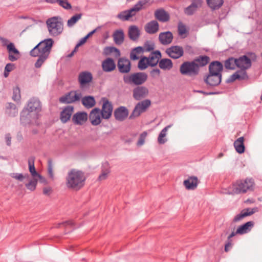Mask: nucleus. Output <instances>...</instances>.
Segmentation results:
<instances>
[{"instance_id":"9b49d317","label":"nucleus","mask_w":262,"mask_h":262,"mask_svg":"<svg viewBox=\"0 0 262 262\" xmlns=\"http://www.w3.org/2000/svg\"><path fill=\"white\" fill-rule=\"evenodd\" d=\"M222 75L208 73L204 77V82L210 87L219 85L222 81Z\"/></svg>"},{"instance_id":"de8ad7c7","label":"nucleus","mask_w":262,"mask_h":262,"mask_svg":"<svg viewBox=\"0 0 262 262\" xmlns=\"http://www.w3.org/2000/svg\"><path fill=\"white\" fill-rule=\"evenodd\" d=\"M82 16V13H77L75 14L68 20V26L69 27L73 26L79 19H81Z\"/></svg>"},{"instance_id":"e2e57ef3","label":"nucleus","mask_w":262,"mask_h":262,"mask_svg":"<svg viewBox=\"0 0 262 262\" xmlns=\"http://www.w3.org/2000/svg\"><path fill=\"white\" fill-rule=\"evenodd\" d=\"M242 212H243L244 214H246V216H248L253 214L255 212V209L253 208H247L243 210Z\"/></svg>"},{"instance_id":"f704fd0d","label":"nucleus","mask_w":262,"mask_h":262,"mask_svg":"<svg viewBox=\"0 0 262 262\" xmlns=\"http://www.w3.org/2000/svg\"><path fill=\"white\" fill-rule=\"evenodd\" d=\"M244 142V137H241L236 139L233 143L236 151L239 154L245 152V146Z\"/></svg>"},{"instance_id":"6e6d98bb","label":"nucleus","mask_w":262,"mask_h":262,"mask_svg":"<svg viewBox=\"0 0 262 262\" xmlns=\"http://www.w3.org/2000/svg\"><path fill=\"white\" fill-rule=\"evenodd\" d=\"M233 246V243L232 240L227 239L225 244V251L226 252H229Z\"/></svg>"},{"instance_id":"f3484780","label":"nucleus","mask_w":262,"mask_h":262,"mask_svg":"<svg viewBox=\"0 0 262 262\" xmlns=\"http://www.w3.org/2000/svg\"><path fill=\"white\" fill-rule=\"evenodd\" d=\"M80 98V95L75 91H71L59 98V101L63 103H72L78 101Z\"/></svg>"},{"instance_id":"c756f323","label":"nucleus","mask_w":262,"mask_h":262,"mask_svg":"<svg viewBox=\"0 0 262 262\" xmlns=\"http://www.w3.org/2000/svg\"><path fill=\"white\" fill-rule=\"evenodd\" d=\"M210 58L207 55H200L195 58L192 61L198 66V70L200 68L205 67L210 61Z\"/></svg>"},{"instance_id":"9d476101","label":"nucleus","mask_w":262,"mask_h":262,"mask_svg":"<svg viewBox=\"0 0 262 262\" xmlns=\"http://www.w3.org/2000/svg\"><path fill=\"white\" fill-rule=\"evenodd\" d=\"M150 105L151 101L149 99H145L138 102L130 115L129 119H133L139 117L142 113L146 112Z\"/></svg>"},{"instance_id":"58836bf2","label":"nucleus","mask_w":262,"mask_h":262,"mask_svg":"<svg viewBox=\"0 0 262 262\" xmlns=\"http://www.w3.org/2000/svg\"><path fill=\"white\" fill-rule=\"evenodd\" d=\"M28 165L29 171L33 178L37 177L40 179H42V176L36 171L34 166V158L29 159L28 160Z\"/></svg>"},{"instance_id":"bf43d9fd","label":"nucleus","mask_w":262,"mask_h":262,"mask_svg":"<svg viewBox=\"0 0 262 262\" xmlns=\"http://www.w3.org/2000/svg\"><path fill=\"white\" fill-rule=\"evenodd\" d=\"M143 50L145 52H150L153 50L155 48L154 44H149L148 42H146L144 44Z\"/></svg>"},{"instance_id":"c85d7f7f","label":"nucleus","mask_w":262,"mask_h":262,"mask_svg":"<svg viewBox=\"0 0 262 262\" xmlns=\"http://www.w3.org/2000/svg\"><path fill=\"white\" fill-rule=\"evenodd\" d=\"M173 39L172 33L170 31L160 33L159 39L161 44L166 45L170 43Z\"/></svg>"},{"instance_id":"e433bc0d","label":"nucleus","mask_w":262,"mask_h":262,"mask_svg":"<svg viewBox=\"0 0 262 262\" xmlns=\"http://www.w3.org/2000/svg\"><path fill=\"white\" fill-rule=\"evenodd\" d=\"M114 42L118 45H121L124 39V35L122 30H116L113 34Z\"/></svg>"},{"instance_id":"603ef678","label":"nucleus","mask_w":262,"mask_h":262,"mask_svg":"<svg viewBox=\"0 0 262 262\" xmlns=\"http://www.w3.org/2000/svg\"><path fill=\"white\" fill-rule=\"evenodd\" d=\"M53 166L52 163V161L51 159H49L48 160V172L49 177L53 179L54 178V173H53Z\"/></svg>"},{"instance_id":"69168bd1","label":"nucleus","mask_w":262,"mask_h":262,"mask_svg":"<svg viewBox=\"0 0 262 262\" xmlns=\"http://www.w3.org/2000/svg\"><path fill=\"white\" fill-rule=\"evenodd\" d=\"M11 137L10 134H9V133L6 134L5 135V141H6V144L8 146L11 145Z\"/></svg>"},{"instance_id":"4d7b16f0","label":"nucleus","mask_w":262,"mask_h":262,"mask_svg":"<svg viewBox=\"0 0 262 262\" xmlns=\"http://www.w3.org/2000/svg\"><path fill=\"white\" fill-rule=\"evenodd\" d=\"M114 47H106L103 50V54L105 55H108L113 53V51H116L114 49Z\"/></svg>"},{"instance_id":"a211bd4d","label":"nucleus","mask_w":262,"mask_h":262,"mask_svg":"<svg viewBox=\"0 0 262 262\" xmlns=\"http://www.w3.org/2000/svg\"><path fill=\"white\" fill-rule=\"evenodd\" d=\"M202 0H192L191 5L184 9V13L187 15H193L198 8L202 7Z\"/></svg>"},{"instance_id":"f8f14e48","label":"nucleus","mask_w":262,"mask_h":262,"mask_svg":"<svg viewBox=\"0 0 262 262\" xmlns=\"http://www.w3.org/2000/svg\"><path fill=\"white\" fill-rule=\"evenodd\" d=\"M236 67L240 69L239 71L246 72V70L251 67V59L246 55H243L236 58Z\"/></svg>"},{"instance_id":"6e6552de","label":"nucleus","mask_w":262,"mask_h":262,"mask_svg":"<svg viewBox=\"0 0 262 262\" xmlns=\"http://www.w3.org/2000/svg\"><path fill=\"white\" fill-rule=\"evenodd\" d=\"M46 23L48 31L51 35L57 36L62 32V24L56 17H54L49 18Z\"/></svg>"},{"instance_id":"4468645a","label":"nucleus","mask_w":262,"mask_h":262,"mask_svg":"<svg viewBox=\"0 0 262 262\" xmlns=\"http://www.w3.org/2000/svg\"><path fill=\"white\" fill-rule=\"evenodd\" d=\"M103 105L102 110L100 111L101 116L105 119H109L112 114L113 105L112 103L105 98H102Z\"/></svg>"},{"instance_id":"c9c22d12","label":"nucleus","mask_w":262,"mask_h":262,"mask_svg":"<svg viewBox=\"0 0 262 262\" xmlns=\"http://www.w3.org/2000/svg\"><path fill=\"white\" fill-rule=\"evenodd\" d=\"M159 67L162 70H170L173 67V63L170 59L163 58L159 61Z\"/></svg>"},{"instance_id":"6ab92c4d","label":"nucleus","mask_w":262,"mask_h":262,"mask_svg":"<svg viewBox=\"0 0 262 262\" xmlns=\"http://www.w3.org/2000/svg\"><path fill=\"white\" fill-rule=\"evenodd\" d=\"M114 115L116 120L123 121L127 117L128 111L125 106H121L115 110Z\"/></svg>"},{"instance_id":"3c124183","label":"nucleus","mask_w":262,"mask_h":262,"mask_svg":"<svg viewBox=\"0 0 262 262\" xmlns=\"http://www.w3.org/2000/svg\"><path fill=\"white\" fill-rule=\"evenodd\" d=\"M12 99L14 101H19L20 99V91L18 86L13 89Z\"/></svg>"},{"instance_id":"2eb2a0df","label":"nucleus","mask_w":262,"mask_h":262,"mask_svg":"<svg viewBox=\"0 0 262 262\" xmlns=\"http://www.w3.org/2000/svg\"><path fill=\"white\" fill-rule=\"evenodd\" d=\"M166 53L171 58L178 59L183 56L184 50L181 46H173L167 48L166 50Z\"/></svg>"},{"instance_id":"423d86ee","label":"nucleus","mask_w":262,"mask_h":262,"mask_svg":"<svg viewBox=\"0 0 262 262\" xmlns=\"http://www.w3.org/2000/svg\"><path fill=\"white\" fill-rule=\"evenodd\" d=\"M149 0L139 1L131 9L121 12L118 15V17L122 20H128L129 18L135 16L136 13L141 10Z\"/></svg>"},{"instance_id":"aec40b11","label":"nucleus","mask_w":262,"mask_h":262,"mask_svg":"<svg viewBox=\"0 0 262 262\" xmlns=\"http://www.w3.org/2000/svg\"><path fill=\"white\" fill-rule=\"evenodd\" d=\"M223 70V65L219 61H212L208 67V73L210 74L222 75Z\"/></svg>"},{"instance_id":"bb28decb","label":"nucleus","mask_w":262,"mask_h":262,"mask_svg":"<svg viewBox=\"0 0 262 262\" xmlns=\"http://www.w3.org/2000/svg\"><path fill=\"white\" fill-rule=\"evenodd\" d=\"M88 119V114L85 112H78L72 117L73 122L77 125H82Z\"/></svg>"},{"instance_id":"49530a36","label":"nucleus","mask_w":262,"mask_h":262,"mask_svg":"<svg viewBox=\"0 0 262 262\" xmlns=\"http://www.w3.org/2000/svg\"><path fill=\"white\" fill-rule=\"evenodd\" d=\"M148 66H149V63L147 59V57H142L138 62V69L140 70H145Z\"/></svg>"},{"instance_id":"2f4dec72","label":"nucleus","mask_w":262,"mask_h":262,"mask_svg":"<svg viewBox=\"0 0 262 262\" xmlns=\"http://www.w3.org/2000/svg\"><path fill=\"white\" fill-rule=\"evenodd\" d=\"M254 222L253 221H249L239 226L236 230V233L238 234H244L249 232L251 228L254 226Z\"/></svg>"},{"instance_id":"20e7f679","label":"nucleus","mask_w":262,"mask_h":262,"mask_svg":"<svg viewBox=\"0 0 262 262\" xmlns=\"http://www.w3.org/2000/svg\"><path fill=\"white\" fill-rule=\"evenodd\" d=\"M254 184L252 178L237 180L232 184V192L234 194H243L249 191H253Z\"/></svg>"},{"instance_id":"0e129e2a","label":"nucleus","mask_w":262,"mask_h":262,"mask_svg":"<svg viewBox=\"0 0 262 262\" xmlns=\"http://www.w3.org/2000/svg\"><path fill=\"white\" fill-rule=\"evenodd\" d=\"M14 68V64L13 63H7L5 68V70L8 73L12 71Z\"/></svg>"},{"instance_id":"39448f33","label":"nucleus","mask_w":262,"mask_h":262,"mask_svg":"<svg viewBox=\"0 0 262 262\" xmlns=\"http://www.w3.org/2000/svg\"><path fill=\"white\" fill-rule=\"evenodd\" d=\"M148 78V75L144 72H137L130 75H124L123 80L125 83L140 85L143 84Z\"/></svg>"},{"instance_id":"a878e982","label":"nucleus","mask_w":262,"mask_h":262,"mask_svg":"<svg viewBox=\"0 0 262 262\" xmlns=\"http://www.w3.org/2000/svg\"><path fill=\"white\" fill-rule=\"evenodd\" d=\"M184 185L187 190H194L196 188L199 184V180L196 177L192 176L185 180Z\"/></svg>"},{"instance_id":"052dcab7","label":"nucleus","mask_w":262,"mask_h":262,"mask_svg":"<svg viewBox=\"0 0 262 262\" xmlns=\"http://www.w3.org/2000/svg\"><path fill=\"white\" fill-rule=\"evenodd\" d=\"M11 176L17 180L22 181L25 178V176L22 173H13Z\"/></svg>"},{"instance_id":"dca6fc26","label":"nucleus","mask_w":262,"mask_h":262,"mask_svg":"<svg viewBox=\"0 0 262 262\" xmlns=\"http://www.w3.org/2000/svg\"><path fill=\"white\" fill-rule=\"evenodd\" d=\"M148 93V89L143 86H138L133 91V98L136 100H140L145 98Z\"/></svg>"},{"instance_id":"13d9d810","label":"nucleus","mask_w":262,"mask_h":262,"mask_svg":"<svg viewBox=\"0 0 262 262\" xmlns=\"http://www.w3.org/2000/svg\"><path fill=\"white\" fill-rule=\"evenodd\" d=\"M246 217V214H244L242 211L240 213L237 214L233 219V222H237L242 219H243L244 217Z\"/></svg>"},{"instance_id":"864d4df0","label":"nucleus","mask_w":262,"mask_h":262,"mask_svg":"<svg viewBox=\"0 0 262 262\" xmlns=\"http://www.w3.org/2000/svg\"><path fill=\"white\" fill-rule=\"evenodd\" d=\"M147 135L146 132H143L139 137V140L137 142V145L139 146H142L145 142V139Z\"/></svg>"},{"instance_id":"7c9ffc66","label":"nucleus","mask_w":262,"mask_h":262,"mask_svg":"<svg viewBox=\"0 0 262 262\" xmlns=\"http://www.w3.org/2000/svg\"><path fill=\"white\" fill-rule=\"evenodd\" d=\"M155 17L160 21L166 22L170 19L169 15L164 9H158L155 12Z\"/></svg>"},{"instance_id":"680f3d73","label":"nucleus","mask_w":262,"mask_h":262,"mask_svg":"<svg viewBox=\"0 0 262 262\" xmlns=\"http://www.w3.org/2000/svg\"><path fill=\"white\" fill-rule=\"evenodd\" d=\"M74 223V222L72 220L67 221L60 223L58 224V227H60L61 225H63L65 227L67 226H73Z\"/></svg>"},{"instance_id":"7ed1b4c3","label":"nucleus","mask_w":262,"mask_h":262,"mask_svg":"<svg viewBox=\"0 0 262 262\" xmlns=\"http://www.w3.org/2000/svg\"><path fill=\"white\" fill-rule=\"evenodd\" d=\"M41 111V102L38 98H32L28 103L26 110H24L20 114V121L23 123H30L31 120L28 118L31 116V113L35 112L36 118H38V113Z\"/></svg>"},{"instance_id":"4c0bfd02","label":"nucleus","mask_w":262,"mask_h":262,"mask_svg":"<svg viewBox=\"0 0 262 262\" xmlns=\"http://www.w3.org/2000/svg\"><path fill=\"white\" fill-rule=\"evenodd\" d=\"M45 1L50 4L57 3L60 7L66 10L72 8V6L68 0H45Z\"/></svg>"},{"instance_id":"774afa93","label":"nucleus","mask_w":262,"mask_h":262,"mask_svg":"<svg viewBox=\"0 0 262 262\" xmlns=\"http://www.w3.org/2000/svg\"><path fill=\"white\" fill-rule=\"evenodd\" d=\"M51 191V188L50 187L44 188L43 189V193L45 195H49Z\"/></svg>"},{"instance_id":"473e14b6","label":"nucleus","mask_w":262,"mask_h":262,"mask_svg":"<svg viewBox=\"0 0 262 262\" xmlns=\"http://www.w3.org/2000/svg\"><path fill=\"white\" fill-rule=\"evenodd\" d=\"M128 36L130 39L136 41L138 39L140 35V31L135 25L130 26L128 29Z\"/></svg>"},{"instance_id":"ddd939ff","label":"nucleus","mask_w":262,"mask_h":262,"mask_svg":"<svg viewBox=\"0 0 262 262\" xmlns=\"http://www.w3.org/2000/svg\"><path fill=\"white\" fill-rule=\"evenodd\" d=\"M117 67L120 73L126 74L129 73L131 70V63L127 58H119L118 60Z\"/></svg>"},{"instance_id":"338daca9","label":"nucleus","mask_w":262,"mask_h":262,"mask_svg":"<svg viewBox=\"0 0 262 262\" xmlns=\"http://www.w3.org/2000/svg\"><path fill=\"white\" fill-rule=\"evenodd\" d=\"M114 49H115L116 51H113V53H114V56L115 58L119 57L121 55L120 51L119 49L116 48V47L114 48Z\"/></svg>"},{"instance_id":"1a4fd4ad","label":"nucleus","mask_w":262,"mask_h":262,"mask_svg":"<svg viewBox=\"0 0 262 262\" xmlns=\"http://www.w3.org/2000/svg\"><path fill=\"white\" fill-rule=\"evenodd\" d=\"M0 40L3 46H6L9 55L8 59L11 61H15L20 58L19 51L15 48V45L12 42H9L8 39L1 37Z\"/></svg>"},{"instance_id":"5701e85b","label":"nucleus","mask_w":262,"mask_h":262,"mask_svg":"<svg viewBox=\"0 0 262 262\" xmlns=\"http://www.w3.org/2000/svg\"><path fill=\"white\" fill-rule=\"evenodd\" d=\"M162 57V54L159 50H156L152 52L149 56L147 57V59L149 63V66L154 67L159 63L160 59Z\"/></svg>"},{"instance_id":"4be33fe9","label":"nucleus","mask_w":262,"mask_h":262,"mask_svg":"<svg viewBox=\"0 0 262 262\" xmlns=\"http://www.w3.org/2000/svg\"><path fill=\"white\" fill-rule=\"evenodd\" d=\"M102 69L105 72H111L115 70L116 63L112 58H106L102 62Z\"/></svg>"},{"instance_id":"f257e3e1","label":"nucleus","mask_w":262,"mask_h":262,"mask_svg":"<svg viewBox=\"0 0 262 262\" xmlns=\"http://www.w3.org/2000/svg\"><path fill=\"white\" fill-rule=\"evenodd\" d=\"M53 43L54 41L52 39H46L38 43L30 51V56L38 57L35 63L36 68H40L43 62L47 59L51 52Z\"/></svg>"},{"instance_id":"ea45409f","label":"nucleus","mask_w":262,"mask_h":262,"mask_svg":"<svg viewBox=\"0 0 262 262\" xmlns=\"http://www.w3.org/2000/svg\"><path fill=\"white\" fill-rule=\"evenodd\" d=\"M225 68L227 70H233L237 68L236 58L229 57L224 61Z\"/></svg>"},{"instance_id":"72a5a7b5","label":"nucleus","mask_w":262,"mask_h":262,"mask_svg":"<svg viewBox=\"0 0 262 262\" xmlns=\"http://www.w3.org/2000/svg\"><path fill=\"white\" fill-rule=\"evenodd\" d=\"M159 24L156 20H151L145 26V31L149 34H154L159 30Z\"/></svg>"},{"instance_id":"f03ea898","label":"nucleus","mask_w":262,"mask_h":262,"mask_svg":"<svg viewBox=\"0 0 262 262\" xmlns=\"http://www.w3.org/2000/svg\"><path fill=\"white\" fill-rule=\"evenodd\" d=\"M85 179L83 172L72 169L69 171L66 177L67 187L70 189L79 190L84 186Z\"/></svg>"},{"instance_id":"c03bdc74","label":"nucleus","mask_w":262,"mask_h":262,"mask_svg":"<svg viewBox=\"0 0 262 262\" xmlns=\"http://www.w3.org/2000/svg\"><path fill=\"white\" fill-rule=\"evenodd\" d=\"M208 6L212 10H217L223 5V0H207Z\"/></svg>"},{"instance_id":"412c9836","label":"nucleus","mask_w":262,"mask_h":262,"mask_svg":"<svg viewBox=\"0 0 262 262\" xmlns=\"http://www.w3.org/2000/svg\"><path fill=\"white\" fill-rule=\"evenodd\" d=\"M101 115L100 110L95 108L92 110L89 115V120L93 125H98L101 123Z\"/></svg>"},{"instance_id":"cd10ccee","label":"nucleus","mask_w":262,"mask_h":262,"mask_svg":"<svg viewBox=\"0 0 262 262\" xmlns=\"http://www.w3.org/2000/svg\"><path fill=\"white\" fill-rule=\"evenodd\" d=\"M74 107L67 106L60 113V118L62 122L66 123L70 120L73 112Z\"/></svg>"},{"instance_id":"a19ab883","label":"nucleus","mask_w":262,"mask_h":262,"mask_svg":"<svg viewBox=\"0 0 262 262\" xmlns=\"http://www.w3.org/2000/svg\"><path fill=\"white\" fill-rule=\"evenodd\" d=\"M110 172V169L109 167V164L106 162L102 165L101 173L99 175L98 180L99 181H102L106 179Z\"/></svg>"},{"instance_id":"09e8293b","label":"nucleus","mask_w":262,"mask_h":262,"mask_svg":"<svg viewBox=\"0 0 262 262\" xmlns=\"http://www.w3.org/2000/svg\"><path fill=\"white\" fill-rule=\"evenodd\" d=\"M37 184V179L36 178H33L28 183L26 184V187L28 189L33 191L36 189Z\"/></svg>"},{"instance_id":"a18cd8bd","label":"nucleus","mask_w":262,"mask_h":262,"mask_svg":"<svg viewBox=\"0 0 262 262\" xmlns=\"http://www.w3.org/2000/svg\"><path fill=\"white\" fill-rule=\"evenodd\" d=\"M171 126V125H167L161 131L158 138V142L159 144H163L167 141V139L165 137H166L167 131Z\"/></svg>"},{"instance_id":"393cba45","label":"nucleus","mask_w":262,"mask_h":262,"mask_svg":"<svg viewBox=\"0 0 262 262\" xmlns=\"http://www.w3.org/2000/svg\"><path fill=\"white\" fill-rule=\"evenodd\" d=\"M78 79L81 86H83L92 80L93 76L91 72H82L79 74Z\"/></svg>"},{"instance_id":"8fccbe9b","label":"nucleus","mask_w":262,"mask_h":262,"mask_svg":"<svg viewBox=\"0 0 262 262\" xmlns=\"http://www.w3.org/2000/svg\"><path fill=\"white\" fill-rule=\"evenodd\" d=\"M178 31L179 35L181 36H183V35L188 33L185 25L181 22L179 23L178 24Z\"/></svg>"},{"instance_id":"79ce46f5","label":"nucleus","mask_w":262,"mask_h":262,"mask_svg":"<svg viewBox=\"0 0 262 262\" xmlns=\"http://www.w3.org/2000/svg\"><path fill=\"white\" fill-rule=\"evenodd\" d=\"M144 52L143 47H138L133 49L130 52V58L133 60L139 59V55Z\"/></svg>"},{"instance_id":"b1692460","label":"nucleus","mask_w":262,"mask_h":262,"mask_svg":"<svg viewBox=\"0 0 262 262\" xmlns=\"http://www.w3.org/2000/svg\"><path fill=\"white\" fill-rule=\"evenodd\" d=\"M248 78V76L246 72L237 70L233 74L226 80V83H229L234 81L237 79L239 80H246Z\"/></svg>"},{"instance_id":"37998d69","label":"nucleus","mask_w":262,"mask_h":262,"mask_svg":"<svg viewBox=\"0 0 262 262\" xmlns=\"http://www.w3.org/2000/svg\"><path fill=\"white\" fill-rule=\"evenodd\" d=\"M82 103L87 108H91L95 105L96 102L94 97L85 96L82 99Z\"/></svg>"},{"instance_id":"0eeeda50","label":"nucleus","mask_w":262,"mask_h":262,"mask_svg":"<svg viewBox=\"0 0 262 262\" xmlns=\"http://www.w3.org/2000/svg\"><path fill=\"white\" fill-rule=\"evenodd\" d=\"M180 71L183 75L195 77L200 72L198 66L193 61H185L180 66Z\"/></svg>"},{"instance_id":"5fc2aeb1","label":"nucleus","mask_w":262,"mask_h":262,"mask_svg":"<svg viewBox=\"0 0 262 262\" xmlns=\"http://www.w3.org/2000/svg\"><path fill=\"white\" fill-rule=\"evenodd\" d=\"M160 74H161V71L158 68L153 69L149 72L150 76L152 78H156L159 77L160 75Z\"/></svg>"}]
</instances>
